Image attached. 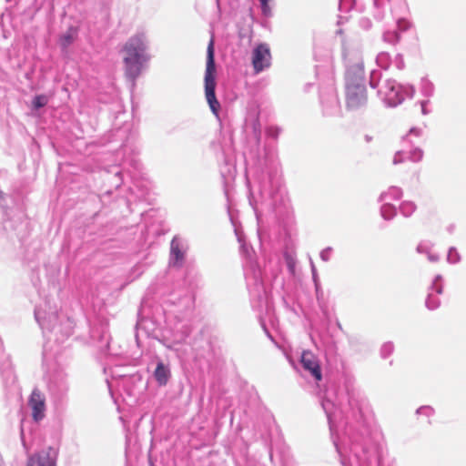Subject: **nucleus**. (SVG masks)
<instances>
[{
	"instance_id": "a878e982",
	"label": "nucleus",
	"mask_w": 466,
	"mask_h": 466,
	"mask_svg": "<svg viewBox=\"0 0 466 466\" xmlns=\"http://www.w3.org/2000/svg\"><path fill=\"white\" fill-rule=\"evenodd\" d=\"M269 1L270 0H259L261 11L265 16L271 15V8L269 6Z\"/></svg>"
},
{
	"instance_id": "f8f14e48",
	"label": "nucleus",
	"mask_w": 466,
	"mask_h": 466,
	"mask_svg": "<svg viewBox=\"0 0 466 466\" xmlns=\"http://www.w3.org/2000/svg\"><path fill=\"white\" fill-rule=\"evenodd\" d=\"M153 377L158 386H165L171 377L169 366L162 361H158L153 372Z\"/></svg>"
},
{
	"instance_id": "393cba45",
	"label": "nucleus",
	"mask_w": 466,
	"mask_h": 466,
	"mask_svg": "<svg viewBox=\"0 0 466 466\" xmlns=\"http://www.w3.org/2000/svg\"><path fill=\"white\" fill-rule=\"evenodd\" d=\"M409 154H410L409 158L413 162H418V161L421 160V158L423 157V152L420 148H415L413 150H410Z\"/></svg>"
},
{
	"instance_id": "bb28decb",
	"label": "nucleus",
	"mask_w": 466,
	"mask_h": 466,
	"mask_svg": "<svg viewBox=\"0 0 466 466\" xmlns=\"http://www.w3.org/2000/svg\"><path fill=\"white\" fill-rule=\"evenodd\" d=\"M73 39L74 32L72 30H69V32H67L61 37V44L63 46H66L73 42Z\"/></svg>"
},
{
	"instance_id": "0eeeda50",
	"label": "nucleus",
	"mask_w": 466,
	"mask_h": 466,
	"mask_svg": "<svg viewBox=\"0 0 466 466\" xmlns=\"http://www.w3.org/2000/svg\"><path fill=\"white\" fill-rule=\"evenodd\" d=\"M251 63L255 74H259L268 69L271 65V53L268 44L257 45L251 54Z\"/></svg>"
},
{
	"instance_id": "4be33fe9",
	"label": "nucleus",
	"mask_w": 466,
	"mask_h": 466,
	"mask_svg": "<svg viewBox=\"0 0 466 466\" xmlns=\"http://www.w3.org/2000/svg\"><path fill=\"white\" fill-rule=\"evenodd\" d=\"M461 259L460 254L455 248H451L448 251L447 261L451 264L458 263Z\"/></svg>"
},
{
	"instance_id": "5701e85b",
	"label": "nucleus",
	"mask_w": 466,
	"mask_h": 466,
	"mask_svg": "<svg viewBox=\"0 0 466 466\" xmlns=\"http://www.w3.org/2000/svg\"><path fill=\"white\" fill-rule=\"evenodd\" d=\"M440 304L439 299L433 294H429L426 299V306L429 309H435Z\"/></svg>"
},
{
	"instance_id": "39448f33",
	"label": "nucleus",
	"mask_w": 466,
	"mask_h": 466,
	"mask_svg": "<svg viewBox=\"0 0 466 466\" xmlns=\"http://www.w3.org/2000/svg\"><path fill=\"white\" fill-rule=\"evenodd\" d=\"M35 317L43 329L54 330L58 322V309L56 305L45 302L35 309Z\"/></svg>"
},
{
	"instance_id": "7c9ffc66",
	"label": "nucleus",
	"mask_w": 466,
	"mask_h": 466,
	"mask_svg": "<svg viewBox=\"0 0 466 466\" xmlns=\"http://www.w3.org/2000/svg\"><path fill=\"white\" fill-rule=\"evenodd\" d=\"M140 330H144V327H143V319H140L137 323V326H136V339H137V344L139 345L140 344V340H139V331Z\"/></svg>"
},
{
	"instance_id": "473e14b6",
	"label": "nucleus",
	"mask_w": 466,
	"mask_h": 466,
	"mask_svg": "<svg viewBox=\"0 0 466 466\" xmlns=\"http://www.w3.org/2000/svg\"><path fill=\"white\" fill-rule=\"evenodd\" d=\"M441 279V277L439 275L435 278V280L432 284V289L436 291V293L440 294L442 291V286L438 285L437 282Z\"/></svg>"
},
{
	"instance_id": "b1692460",
	"label": "nucleus",
	"mask_w": 466,
	"mask_h": 466,
	"mask_svg": "<svg viewBox=\"0 0 466 466\" xmlns=\"http://www.w3.org/2000/svg\"><path fill=\"white\" fill-rule=\"evenodd\" d=\"M354 5V0H339V8L341 12H348Z\"/></svg>"
},
{
	"instance_id": "9b49d317",
	"label": "nucleus",
	"mask_w": 466,
	"mask_h": 466,
	"mask_svg": "<svg viewBox=\"0 0 466 466\" xmlns=\"http://www.w3.org/2000/svg\"><path fill=\"white\" fill-rule=\"evenodd\" d=\"M376 64L382 69H389L391 65H394L398 69L404 67V60L401 54H396L394 57L388 52H380L376 56Z\"/></svg>"
},
{
	"instance_id": "a211bd4d",
	"label": "nucleus",
	"mask_w": 466,
	"mask_h": 466,
	"mask_svg": "<svg viewBox=\"0 0 466 466\" xmlns=\"http://www.w3.org/2000/svg\"><path fill=\"white\" fill-rule=\"evenodd\" d=\"M400 39V33L398 31H385L382 35V40L390 45H396Z\"/></svg>"
},
{
	"instance_id": "4c0bfd02",
	"label": "nucleus",
	"mask_w": 466,
	"mask_h": 466,
	"mask_svg": "<svg viewBox=\"0 0 466 466\" xmlns=\"http://www.w3.org/2000/svg\"><path fill=\"white\" fill-rule=\"evenodd\" d=\"M370 85H371V86H373V87L375 86L374 82H373V79H371V80H370Z\"/></svg>"
},
{
	"instance_id": "ddd939ff",
	"label": "nucleus",
	"mask_w": 466,
	"mask_h": 466,
	"mask_svg": "<svg viewBox=\"0 0 466 466\" xmlns=\"http://www.w3.org/2000/svg\"><path fill=\"white\" fill-rule=\"evenodd\" d=\"M433 244L430 241H421L416 248V250L420 254H426L428 256V259L431 262H437L439 260V256L437 254L431 253V248Z\"/></svg>"
},
{
	"instance_id": "4468645a",
	"label": "nucleus",
	"mask_w": 466,
	"mask_h": 466,
	"mask_svg": "<svg viewBox=\"0 0 466 466\" xmlns=\"http://www.w3.org/2000/svg\"><path fill=\"white\" fill-rule=\"evenodd\" d=\"M402 196V190L397 187H390L386 192H383L380 197V201H390L391 199H400Z\"/></svg>"
},
{
	"instance_id": "7ed1b4c3",
	"label": "nucleus",
	"mask_w": 466,
	"mask_h": 466,
	"mask_svg": "<svg viewBox=\"0 0 466 466\" xmlns=\"http://www.w3.org/2000/svg\"><path fill=\"white\" fill-rule=\"evenodd\" d=\"M145 46L141 38H131L123 49V60L126 75L130 79H135L141 71L144 62Z\"/></svg>"
},
{
	"instance_id": "e433bc0d",
	"label": "nucleus",
	"mask_w": 466,
	"mask_h": 466,
	"mask_svg": "<svg viewBox=\"0 0 466 466\" xmlns=\"http://www.w3.org/2000/svg\"><path fill=\"white\" fill-rule=\"evenodd\" d=\"M312 275H313V278L316 279V268L314 267V265L312 264Z\"/></svg>"
},
{
	"instance_id": "20e7f679",
	"label": "nucleus",
	"mask_w": 466,
	"mask_h": 466,
	"mask_svg": "<svg viewBox=\"0 0 466 466\" xmlns=\"http://www.w3.org/2000/svg\"><path fill=\"white\" fill-rule=\"evenodd\" d=\"M414 92L412 86L400 85L392 79H385L378 86V96L388 106L401 104L405 97H412Z\"/></svg>"
},
{
	"instance_id": "9d476101",
	"label": "nucleus",
	"mask_w": 466,
	"mask_h": 466,
	"mask_svg": "<svg viewBox=\"0 0 466 466\" xmlns=\"http://www.w3.org/2000/svg\"><path fill=\"white\" fill-rule=\"evenodd\" d=\"M300 363L303 369L308 371L317 381L321 380L322 373L319 361L311 351L304 350L301 354Z\"/></svg>"
},
{
	"instance_id": "cd10ccee",
	"label": "nucleus",
	"mask_w": 466,
	"mask_h": 466,
	"mask_svg": "<svg viewBox=\"0 0 466 466\" xmlns=\"http://www.w3.org/2000/svg\"><path fill=\"white\" fill-rule=\"evenodd\" d=\"M394 350L393 344L391 342H387L381 347V354L384 358L390 356Z\"/></svg>"
},
{
	"instance_id": "2eb2a0df",
	"label": "nucleus",
	"mask_w": 466,
	"mask_h": 466,
	"mask_svg": "<svg viewBox=\"0 0 466 466\" xmlns=\"http://www.w3.org/2000/svg\"><path fill=\"white\" fill-rule=\"evenodd\" d=\"M380 208L381 217L384 219H391L396 215V208L388 201H382Z\"/></svg>"
},
{
	"instance_id": "2f4dec72",
	"label": "nucleus",
	"mask_w": 466,
	"mask_h": 466,
	"mask_svg": "<svg viewBox=\"0 0 466 466\" xmlns=\"http://www.w3.org/2000/svg\"><path fill=\"white\" fill-rule=\"evenodd\" d=\"M417 413L431 416L433 413V410H432V408H431L429 406H423L417 410Z\"/></svg>"
},
{
	"instance_id": "a19ab883",
	"label": "nucleus",
	"mask_w": 466,
	"mask_h": 466,
	"mask_svg": "<svg viewBox=\"0 0 466 466\" xmlns=\"http://www.w3.org/2000/svg\"><path fill=\"white\" fill-rule=\"evenodd\" d=\"M3 198V192L0 190V199Z\"/></svg>"
},
{
	"instance_id": "423d86ee",
	"label": "nucleus",
	"mask_w": 466,
	"mask_h": 466,
	"mask_svg": "<svg viewBox=\"0 0 466 466\" xmlns=\"http://www.w3.org/2000/svg\"><path fill=\"white\" fill-rule=\"evenodd\" d=\"M187 248V240L178 235L175 236L170 243L169 266L181 268L185 263Z\"/></svg>"
},
{
	"instance_id": "1a4fd4ad",
	"label": "nucleus",
	"mask_w": 466,
	"mask_h": 466,
	"mask_svg": "<svg viewBox=\"0 0 466 466\" xmlns=\"http://www.w3.org/2000/svg\"><path fill=\"white\" fill-rule=\"evenodd\" d=\"M56 452L51 447L28 456L26 466H56Z\"/></svg>"
},
{
	"instance_id": "6e6552de",
	"label": "nucleus",
	"mask_w": 466,
	"mask_h": 466,
	"mask_svg": "<svg viewBox=\"0 0 466 466\" xmlns=\"http://www.w3.org/2000/svg\"><path fill=\"white\" fill-rule=\"evenodd\" d=\"M28 406L35 421L42 420L46 416V396L38 389H35L28 400Z\"/></svg>"
},
{
	"instance_id": "f3484780",
	"label": "nucleus",
	"mask_w": 466,
	"mask_h": 466,
	"mask_svg": "<svg viewBox=\"0 0 466 466\" xmlns=\"http://www.w3.org/2000/svg\"><path fill=\"white\" fill-rule=\"evenodd\" d=\"M322 408L328 417L329 428L330 431H333V423H332V415H333V409H334V403L329 400H324L321 402Z\"/></svg>"
},
{
	"instance_id": "c756f323",
	"label": "nucleus",
	"mask_w": 466,
	"mask_h": 466,
	"mask_svg": "<svg viewBox=\"0 0 466 466\" xmlns=\"http://www.w3.org/2000/svg\"><path fill=\"white\" fill-rule=\"evenodd\" d=\"M405 153L406 152L403 149L396 152V154L394 155L393 160H392L393 164L398 165V164L402 163L404 161L403 156Z\"/></svg>"
},
{
	"instance_id": "aec40b11",
	"label": "nucleus",
	"mask_w": 466,
	"mask_h": 466,
	"mask_svg": "<svg viewBox=\"0 0 466 466\" xmlns=\"http://www.w3.org/2000/svg\"><path fill=\"white\" fill-rule=\"evenodd\" d=\"M400 212L405 217H410L416 209V205L411 201H404L400 207Z\"/></svg>"
},
{
	"instance_id": "58836bf2",
	"label": "nucleus",
	"mask_w": 466,
	"mask_h": 466,
	"mask_svg": "<svg viewBox=\"0 0 466 466\" xmlns=\"http://www.w3.org/2000/svg\"><path fill=\"white\" fill-rule=\"evenodd\" d=\"M370 26V23L368 22L367 25H365V27L369 28Z\"/></svg>"
},
{
	"instance_id": "c9c22d12",
	"label": "nucleus",
	"mask_w": 466,
	"mask_h": 466,
	"mask_svg": "<svg viewBox=\"0 0 466 466\" xmlns=\"http://www.w3.org/2000/svg\"><path fill=\"white\" fill-rule=\"evenodd\" d=\"M428 103H429V100H423V101L420 102L421 113L423 115H427L428 114V111L426 109V106H427Z\"/></svg>"
},
{
	"instance_id": "f704fd0d",
	"label": "nucleus",
	"mask_w": 466,
	"mask_h": 466,
	"mask_svg": "<svg viewBox=\"0 0 466 466\" xmlns=\"http://www.w3.org/2000/svg\"><path fill=\"white\" fill-rule=\"evenodd\" d=\"M420 134V130L416 127H413L410 130V133L403 138V140L407 141L412 136L419 137Z\"/></svg>"
},
{
	"instance_id": "412c9836",
	"label": "nucleus",
	"mask_w": 466,
	"mask_h": 466,
	"mask_svg": "<svg viewBox=\"0 0 466 466\" xmlns=\"http://www.w3.org/2000/svg\"><path fill=\"white\" fill-rule=\"evenodd\" d=\"M48 102V98L45 95L36 96L33 100V106L35 109L45 106Z\"/></svg>"
},
{
	"instance_id": "6ab92c4d",
	"label": "nucleus",
	"mask_w": 466,
	"mask_h": 466,
	"mask_svg": "<svg viewBox=\"0 0 466 466\" xmlns=\"http://www.w3.org/2000/svg\"><path fill=\"white\" fill-rule=\"evenodd\" d=\"M420 91L424 96L431 97L434 93V85L428 79H422Z\"/></svg>"
},
{
	"instance_id": "72a5a7b5",
	"label": "nucleus",
	"mask_w": 466,
	"mask_h": 466,
	"mask_svg": "<svg viewBox=\"0 0 466 466\" xmlns=\"http://www.w3.org/2000/svg\"><path fill=\"white\" fill-rule=\"evenodd\" d=\"M330 252H331V248H327L323 249L320 252L321 259L323 261H328L329 259Z\"/></svg>"
},
{
	"instance_id": "c85d7f7f",
	"label": "nucleus",
	"mask_w": 466,
	"mask_h": 466,
	"mask_svg": "<svg viewBox=\"0 0 466 466\" xmlns=\"http://www.w3.org/2000/svg\"><path fill=\"white\" fill-rule=\"evenodd\" d=\"M410 27V23L405 19H399L397 22V28L400 32H405Z\"/></svg>"
},
{
	"instance_id": "f257e3e1",
	"label": "nucleus",
	"mask_w": 466,
	"mask_h": 466,
	"mask_svg": "<svg viewBox=\"0 0 466 466\" xmlns=\"http://www.w3.org/2000/svg\"><path fill=\"white\" fill-rule=\"evenodd\" d=\"M355 49L344 53L347 62L346 103L350 109H357L367 103V89L364 81V65Z\"/></svg>"
},
{
	"instance_id": "ea45409f",
	"label": "nucleus",
	"mask_w": 466,
	"mask_h": 466,
	"mask_svg": "<svg viewBox=\"0 0 466 466\" xmlns=\"http://www.w3.org/2000/svg\"><path fill=\"white\" fill-rule=\"evenodd\" d=\"M335 447H336L337 451H338L339 452H340V451H339V448H338V444H337L336 442H335Z\"/></svg>"
},
{
	"instance_id": "dca6fc26",
	"label": "nucleus",
	"mask_w": 466,
	"mask_h": 466,
	"mask_svg": "<svg viewBox=\"0 0 466 466\" xmlns=\"http://www.w3.org/2000/svg\"><path fill=\"white\" fill-rule=\"evenodd\" d=\"M389 0H374V17L377 20H381L384 16V9L388 5Z\"/></svg>"
},
{
	"instance_id": "f03ea898",
	"label": "nucleus",
	"mask_w": 466,
	"mask_h": 466,
	"mask_svg": "<svg viewBox=\"0 0 466 466\" xmlns=\"http://www.w3.org/2000/svg\"><path fill=\"white\" fill-rule=\"evenodd\" d=\"M216 74L214 38L212 36L207 48V62L204 76L205 96L212 113L216 116H218L220 104L215 94L217 86Z\"/></svg>"
}]
</instances>
